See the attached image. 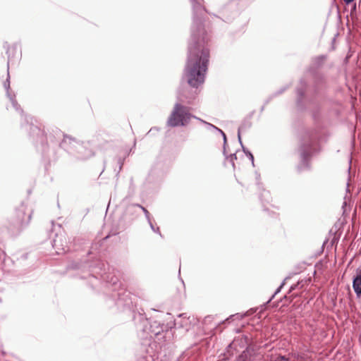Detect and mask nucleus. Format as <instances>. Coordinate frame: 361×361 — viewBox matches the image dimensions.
I'll use <instances>...</instances> for the list:
<instances>
[{"label":"nucleus","instance_id":"obj_1","mask_svg":"<svg viewBox=\"0 0 361 361\" xmlns=\"http://www.w3.org/2000/svg\"><path fill=\"white\" fill-rule=\"evenodd\" d=\"M205 32L195 17L184 73L188 84L194 87H197L204 81L209 61V50L205 47Z\"/></svg>","mask_w":361,"mask_h":361},{"label":"nucleus","instance_id":"obj_2","mask_svg":"<svg viewBox=\"0 0 361 361\" xmlns=\"http://www.w3.org/2000/svg\"><path fill=\"white\" fill-rule=\"evenodd\" d=\"M189 109L180 104H176L168 119V125L172 127L185 126L191 118Z\"/></svg>","mask_w":361,"mask_h":361},{"label":"nucleus","instance_id":"obj_3","mask_svg":"<svg viewBox=\"0 0 361 361\" xmlns=\"http://www.w3.org/2000/svg\"><path fill=\"white\" fill-rule=\"evenodd\" d=\"M66 244V239L65 236L63 235L57 236V238L53 241V247L56 249L58 254L68 251L69 249Z\"/></svg>","mask_w":361,"mask_h":361},{"label":"nucleus","instance_id":"obj_4","mask_svg":"<svg viewBox=\"0 0 361 361\" xmlns=\"http://www.w3.org/2000/svg\"><path fill=\"white\" fill-rule=\"evenodd\" d=\"M353 288L357 296L361 295V271L357 274L353 281Z\"/></svg>","mask_w":361,"mask_h":361},{"label":"nucleus","instance_id":"obj_5","mask_svg":"<svg viewBox=\"0 0 361 361\" xmlns=\"http://www.w3.org/2000/svg\"><path fill=\"white\" fill-rule=\"evenodd\" d=\"M238 361H255V358L252 356L250 349L247 348L239 356Z\"/></svg>","mask_w":361,"mask_h":361},{"label":"nucleus","instance_id":"obj_6","mask_svg":"<svg viewBox=\"0 0 361 361\" xmlns=\"http://www.w3.org/2000/svg\"><path fill=\"white\" fill-rule=\"evenodd\" d=\"M190 1L192 4L195 15H196L197 13H199L200 14H202V13L204 11V8L202 6V0H190Z\"/></svg>","mask_w":361,"mask_h":361},{"label":"nucleus","instance_id":"obj_7","mask_svg":"<svg viewBox=\"0 0 361 361\" xmlns=\"http://www.w3.org/2000/svg\"><path fill=\"white\" fill-rule=\"evenodd\" d=\"M10 76H9V74L8 73V77H7V79H6V81L4 82V87L5 89L7 90V94H8V97H9L10 98V100L14 108H16V109H18V104H17V102L15 100V99L10 95L9 92H8V90L10 88Z\"/></svg>","mask_w":361,"mask_h":361},{"label":"nucleus","instance_id":"obj_8","mask_svg":"<svg viewBox=\"0 0 361 361\" xmlns=\"http://www.w3.org/2000/svg\"><path fill=\"white\" fill-rule=\"evenodd\" d=\"M207 125L209 126L211 128L216 129V130L219 131L221 133V135H223V137H224V145H225L226 142V137L225 133L221 130L219 129L218 128L215 127L214 126H213L212 124L207 123Z\"/></svg>","mask_w":361,"mask_h":361},{"label":"nucleus","instance_id":"obj_9","mask_svg":"<svg viewBox=\"0 0 361 361\" xmlns=\"http://www.w3.org/2000/svg\"><path fill=\"white\" fill-rule=\"evenodd\" d=\"M140 207L142 209V211L144 212L145 214V216L147 219L148 221H149L150 220V216H149V212L145 209L143 207H141L140 206Z\"/></svg>","mask_w":361,"mask_h":361},{"label":"nucleus","instance_id":"obj_10","mask_svg":"<svg viewBox=\"0 0 361 361\" xmlns=\"http://www.w3.org/2000/svg\"><path fill=\"white\" fill-rule=\"evenodd\" d=\"M271 361H288V360L283 356H276L274 360H271Z\"/></svg>","mask_w":361,"mask_h":361},{"label":"nucleus","instance_id":"obj_11","mask_svg":"<svg viewBox=\"0 0 361 361\" xmlns=\"http://www.w3.org/2000/svg\"><path fill=\"white\" fill-rule=\"evenodd\" d=\"M148 222H149V226H150V227H151L152 231H154V232L160 233H159V228H155L154 226H153L152 223L151 222V220H149V221H148Z\"/></svg>","mask_w":361,"mask_h":361},{"label":"nucleus","instance_id":"obj_12","mask_svg":"<svg viewBox=\"0 0 361 361\" xmlns=\"http://www.w3.org/2000/svg\"><path fill=\"white\" fill-rule=\"evenodd\" d=\"M238 140H239L240 143L242 145L241 137H240V128L238 129Z\"/></svg>","mask_w":361,"mask_h":361},{"label":"nucleus","instance_id":"obj_13","mask_svg":"<svg viewBox=\"0 0 361 361\" xmlns=\"http://www.w3.org/2000/svg\"><path fill=\"white\" fill-rule=\"evenodd\" d=\"M294 361H307L302 357H298V358Z\"/></svg>","mask_w":361,"mask_h":361},{"label":"nucleus","instance_id":"obj_14","mask_svg":"<svg viewBox=\"0 0 361 361\" xmlns=\"http://www.w3.org/2000/svg\"><path fill=\"white\" fill-rule=\"evenodd\" d=\"M230 158H231V161L233 162V159H236V156L235 154H231Z\"/></svg>","mask_w":361,"mask_h":361},{"label":"nucleus","instance_id":"obj_15","mask_svg":"<svg viewBox=\"0 0 361 361\" xmlns=\"http://www.w3.org/2000/svg\"><path fill=\"white\" fill-rule=\"evenodd\" d=\"M354 0H343V1L346 4H350V3H352Z\"/></svg>","mask_w":361,"mask_h":361},{"label":"nucleus","instance_id":"obj_16","mask_svg":"<svg viewBox=\"0 0 361 361\" xmlns=\"http://www.w3.org/2000/svg\"><path fill=\"white\" fill-rule=\"evenodd\" d=\"M248 154H249V156H250V159L252 160V162L253 163V161H254V157H253L252 154L251 153H250V152H249Z\"/></svg>","mask_w":361,"mask_h":361},{"label":"nucleus","instance_id":"obj_17","mask_svg":"<svg viewBox=\"0 0 361 361\" xmlns=\"http://www.w3.org/2000/svg\"><path fill=\"white\" fill-rule=\"evenodd\" d=\"M319 59L321 61H323V60L324 59V56H320Z\"/></svg>","mask_w":361,"mask_h":361},{"label":"nucleus","instance_id":"obj_18","mask_svg":"<svg viewBox=\"0 0 361 361\" xmlns=\"http://www.w3.org/2000/svg\"><path fill=\"white\" fill-rule=\"evenodd\" d=\"M23 214H24V212H23V211H21V212H20V215L21 216V215H23Z\"/></svg>","mask_w":361,"mask_h":361},{"label":"nucleus","instance_id":"obj_19","mask_svg":"<svg viewBox=\"0 0 361 361\" xmlns=\"http://www.w3.org/2000/svg\"><path fill=\"white\" fill-rule=\"evenodd\" d=\"M235 343H236V341H235L234 342H233V343L231 345H235Z\"/></svg>","mask_w":361,"mask_h":361},{"label":"nucleus","instance_id":"obj_20","mask_svg":"<svg viewBox=\"0 0 361 361\" xmlns=\"http://www.w3.org/2000/svg\"><path fill=\"white\" fill-rule=\"evenodd\" d=\"M355 8H356V6L355 4L354 6H353V10H355Z\"/></svg>","mask_w":361,"mask_h":361},{"label":"nucleus","instance_id":"obj_21","mask_svg":"<svg viewBox=\"0 0 361 361\" xmlns=\"http://www.w3.org/2000/svg\"><path fill=\"white\" fill-rule=\"evenodd\" d=\"M20 221H21V223H23L25 221H24V219H22L20 220Z\"/></svg>","mask_w":361,"mask_h":361},{"label":"nucleus","instance_id":"obj_22","mask_svg":"<svg viewBox=\"0 0 361 361\" xmlns=\"http://www.w3.org/2000/svg\"><path fill=\"white\" fill-rule=\"evenodd\" d=\"M279 290H280V288L279 289H277L276 293H277Z\"/></svg>","mask_w":361,"mask_h":361}]
</instances>
